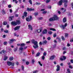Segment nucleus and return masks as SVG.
<instances>
[{
  "instance_id": "aec40b11",
  "label": "nucleus",
  "mask_w": 73,
  "mask_h": 73,
  "mask_svg": "<svg viewBox=\"0 0 73 73\" xmlns=\"http://www.w3.org/2000/svg\"><path fill=\"white\" fill-rule=\"evenodd\" d=\"M50 31H56V29H53V28H50Z\"/></svg>"
},
{
  "instance_id": "39448f33",
  "label": "nucleus",
  "mask_w": 73,
  "mask_h": 73,
  "mask_svg": "<svg viewBox=\"0 0 73 73\" xmlns=\"http://www.w3.org/2000/svg\"><path fill=\"white\" fill-rule=\"evenodd\" d=\"M11 25H17V23H16V22L15 21H13L11 22Z\"/></svg>"
},
{
  "instance_id": "72a5a7b5",
  "label": "nucleus",
  "mask_w": 73,
  "mask_h": 73,
  "mask_svg": "<svg viewBox=\"0 0 73 73\" xmlns=\"http://www.w3.org/2000/svg\"><path fill=\"white\" fill-rule=\"evenodd\" d=\"M38 64H39L40 65V66H42V64L40 62L38 61Z\"/></svg>"
},
{
  "instance_id": "6ab92c4d",
  "label": "nucleus",
  "mask_w": 73,
  "mask_h": 73,
  "mask_svg": "<svg viewBox=\"0 0 73 73\" xmlns=\"http://www.w3.org/2000/svg\"><path fill=\"white\" fill-rule=\"evenodd\" d=\"M49 20L50 21H54L53 17L50 19Z\"/></svg>"
},
{
  "instance_id": "e2e57ef3",
  "label": "nucleus",
  "mask_w": 73,
  "mask_h": 73,
  "mask_svg": "<svg viewBox=\"0 0 73 73\" xmlns=\"http://www.w3.org/2000/svg\"><path fill=\"white\" fill-rule=\"evenodd\" d=\"M29 62H26V64H27V65H28V64H29Z\"/></svg>"
},
{
  "instance_id": "de8ad7c7",
  "label": "nucleus",
  "mask_w": 73,
  "mask_h": 73,
  "mask_svg": "<svg viewBox=\"0 0 73 73\" xmlns=\"http://www.w3.org/2000/svg\"><path fill=\"white\" fill-rule=\"evenodd\" d=\"M4 32H5V33H8V31L7 30L5 31Z\"/></svg>"
},
{
  "instance_id": "ea45409f",
  "label": "nucleus",
  "mask_w": 73,
  "mask_h": 73,
  "mask_svg": "<svg viewBox=\"0 0 73 73\" xmlns=\"http://www.w3.org/2000/svg\"><path fill=\"white\" fill-rule=\"evenodd\" d=\"M31 52L32 54H34V53H35V51H34V50H31Z\"/></svg>"
},
{
  "instance_id": "a18cd8bd",
  "label": "nucleus",
  "mask_w": 73,
  "mask_h": 73,
  "mask_svg": "<svg viewBox=\"0 0 73 73\" xmlns=\"http://www.w3.org/2000/svg\"><path fill=\"white\" fill-rule=\"evenodd\" d=\"M33 47H34V48H35V49H36V48H38V46L37 47L36 46H33Z\"/></svg>"
},
{
  "instance_id": "7ed1b4c3",
  "label": "nucleus",
  "mask_w": 73,
  "mask_h": 73,
  "mask_svg": "<svg viewBox=\"0 0 73 73\" xmlns=\"http://www.w3.org/2000/svg\"><path fill=\"white\" fill-rule=\"evenodd\" d=\"M13 41H16V40L15 39H12L10 40V41L9 42V44H11L12 42H13Z\"/></svg>"
},
{
  "instance_id": "79ce46f5",
  "label": "nucleus",
  "mask_w": 73,
  "mask_h": 73,
  "mask_svg": "<svg viewBox=\"0 0 73 73\" xmlns=\"http://www.w3.org/2000/svg\"><path fill=\"white\" fill-rule=\"evenodd\" d=\"M38 19L39 20H42V17H39L38 18Z\"/></svg>"
},
{
  "instance_id": "603ef678",
  "label": "nucleus",
  "mask_w": 73,
  "mask_h": 73,
  "mask_svg": "<svg viewBox=\"0 0 73 73\" xmlns=\"http://www.w3.org/2000/svg\"><path fill=\"white\" fill-rule=\"evenodd\" d=\"M22 70H24V67L23 66H22Z\"/></svg>"
},
{
  "instance_id": "423d86ee",
  "label": "nucleus",
  "mask_w": 73,
  "mask_h": 73,
  "mask_svg": "<svg viewBox=\"0 0 73 73\" xmlns=\"http://www.w3.org/2000/svg\"><path fill=\"white\" fill-rule=\"evenodd\" d=\"M66 59V57L63 56L62 57L60 58V60L61 61H63V60H65Z\"/></svg>"
},
{
  "instance_id": "37998d69",
  "label": "nucleus",
  "mask_w": 73,
  "mask_h": 73,
  "mask_svg": "<svg viewBox=\"0 0 73 73\" xmlns=\"http://www.w3.org/2000/svg\"><path fill=\"white\" fill-rule=\"evenodd\" d=\"M35 40L34 39L32 40V43H34L35 42Z\"/></svg>"
},
{
  "instance_id": "b1692460",
  "label": "nucleus",
  "mask_w": 73,
  "mask_h": 73,
  "mask_svg": "<svg viewBox=\"0 0 73 73\" xmlns=\"http://www.w3.org/2000/svg\"><path fill=\"white\" fill-rule=\"evenodd\" d=\"M26 20L27 21H28L29 22V21H31V20H30L29 18L28 17L26 18Z\"/></svg>"
},
{
  "instance_id": "c756f323",
  "label": "nucleus",
  "mask_w": 73,
  "mask_h": 73,
  "mask_svg": "<svg viewBox=\"0 0 73 73\" xmlns=\"http://www.w3.org/2000/svg\"><path fill=\"white\" fill-rule=\"evenodd\" d=\"M7 24V23L5 21H4L3 22V25H6Z\"/></svg>"
},
{
  "instance_id": "f704fd0d",
  "label": "nucleus",
  "mask_w": 73,
  "mask_h": 73,
  "mask_svg": "<svg viewBox=\"0 0 73 73\" xmlns=\"http://www.w3.org/2000/svg\"><path fill=\"white\" fill-rule=\"evenodd\" d=\"M68 34H67V33L65 34V36L66 37H68Z\"/></svg>"
},
{
  "instance_id": "774afa93",
  "label": "nucleus",
  "mask_w": 73,
  "mask_h": 73,
  "mask_svg": "<svg viewBox=\"0 0 73 73\" xmlns=\"http://www.w3.org/2000/svg\"><path fill=\"white\" fill-rule=\"evenodd\" d=\"M71 62V63H73V60H70Z\"/></svg>"
},
{
  "instance_id": "a19ab883",
  "label": "nucleus",
  "mask_w": 73,
  "mask_h": 73,
  "mask_svg": "<svg viewBox=\"0 0 73 73\" xmlns=\"http://www.w3.org/2000/svg\"><path fill=\"white\" fill-rule=\"evenodd\" d=\"M43 56H46V52H44L43 53Z\"/></svg>"
},
{
  "instance_id": "49530a36",
  "label": "nucleus",
  "mask_w": 73,
  "mask_h": 73,
  "mask_svg": "<svg viewBox=\"0 0 73 73\" xmlns=\"http://www.w3.org/2000/svg\"><path fill=\"white\" fill-rule=\"evenodd\" d=\"M61 38L63 40H65V38L63 36H62Z\"/></svg>"
},
{
  "instance_id": "c85d7f7f",
  "label": "nucleus",
  "mask_w": 73,
  "mask_h": 73,
  "mask_svg": "<svg viewBox=\"0 0 73 73\" xmlns=\"http://www.w3.org/2000/svg\"><path fill=\"white\" fill-rule=\"evenodd\" d=\"M40 54V52H38L36 54V57H38V56H39V55Z\"/></svg>"
},
{
  "instance_id": "bb28decb",
  "label": "nucleus",
  "mask_w": 73,
  "mask_h": 73,
  "mask_svg": "<svg viewBox=\"0 0 73 73\" xmlns=\"http://www.w3.org/2000/svg\"><path fill=\"white\" fill-rule=\"evenodd\" d=\"M7 59H8V57L7 56L5 57L4 59V61H6V60H7Z\"/></svg>"
},
{
  "instance_id": "c03bdc74",
  "label": "nucleus",
  "mask_w": 73,
  "mask_h": 73,
  "mask_svg": "<svg viewBox=\"0 0 73 73\" xmlns=\"http://www.w3.org/2000/svg\"><path fill=\"white\" fill-rule=\"evenodd\" d=\"M69 68H70V69H72V68H73V67L71 65L69 66Z\"/></svg>"
},
{
  "instance_id": "f3484780",
  "label": "nucleus",
  "mask_w": 73,
  "mask_h": 73,
  "mask_svg": "<svg viewBox=\"0 0 73 73\" xmlns=\"http://www.w3.org/2000/svg\"><path fill=\"white\" fill-rule=\"evenodd\" d=\"M63 21L64 23H65L66 21V18L65 17H64L63 18Z\"/></svg>"
},
{
  "instance_id": "ddd939ff",
  "label": "nucleus",
  "mask_w": 73,
  "mask_h": 73,
  "mask_svg": "<svg viewBox=\"0 0 73 73\" xmlns=\"http://www.w3.org/2000/svg\"><path fill=\"white\" fill-rule=\"evenodd\" d=\"M14 17V16H11L9 17V21H11V20H12V18H13Z\"/></svg>"
},
{
  "instance_id": "2eb2a0df",
  "label": "nucleus",
  "mask_w": 73,
  "mask_h": 73,
  "mask_svg": "<svg viewBox=\"0 0 73 73\" xmlns=\"http://www.w3.org/2000/svg\"><path fill=\"white\" fill-rule=\"evenodd\" d=\"M7 64L9 66H10L11 65V64H12V62L10 61H7Z\"/></svg>"
},
{
  "instance_id": "f257e3e1",
  "label": "nucleus",
  "mask_w": 73,
  "mask_h": 73,
  "mask_svg": "<svg viewBox=\"0 0 73 73\" xmlns=\"http://www.w3.org/2000/svg\"><path fill=\"white\" fill-rule=\"evenodd\" d=\"M52 18H53V19H54V21L55 20H58V18L56 15H54Z\"/></svg>"
},
{
  "instance_id": "9b49d317",
  "label": "nucleus",
  "mask_w": 73,
  "mask_h": 73,
  "mask_svg": "<svg viewBox=\"0 0 73 73\" xmlns=\"http://www.w3.org/2000/svg\"><path fill=\"white\" fill-rule=\"evenodd\" d=\"M47 32V30L46 29H45L42 32V33L43 34H46Z\"/></svg>"
},
{
  "instance_id": "3c124183",
  "label": "nucleus",
  "mask_w": 73,
  "mask_h": 73,
  "mask_svg": "<svg viewBox=\"0 0 73 73\" xmlns=\"http://www.w3.org/2000/svg\"><path fill=\"white\" fill-rule=\"evenodd\" d=\"M47 12L46 11H43V14H45V13H46Z\"/></svg>"
},
{
  "instance_id": "bf43d9fd",
  "label": "nucleus",
  "mask_w": 73,
  "mask_h": 73,
  "mask_svg": "<svg viewBox=\"0 0 73 73\" xmlns=\"http://www.w3.org/2000/svg\"><path fill=\"white\" fill-rule=\"evenodd\" d=\"M34 15L35 16H37V15H38V13H35L34 14Z\"/></svg>"
},
{
  "instance_id": "393cba45",
  "label": "nucleus",
  "mask_w": 73,
  "mask_h": 73,
  "mask_svg": "<svg viewBox=\"0 0 73 73\" xmlns=\"http://www.w3.org/2000/svg\"><path fill=\"white\" fill-rule=\"evenodd\" d=\"M41 31H42V29H39L37 30V32L38 33H40L41 32Z\"/></svg>"
},
{
  "instance_id": "69168bd1",
  "label": "nucleus",
  "mask_w": 73,
  "mask_h": 73,
  "mask_svg": "<svg viewBox=\"0 0 73 73\" xmlns=\"http://www.w3.org/2000/svg\"><path fill=\"white\" fill-rule=\"evenodd\" d=\"M14 64L15 63H11V65L12 66H14Z\"/></svg>"
},
{
  "instance_id": "13d9d810",
  "label": "nucleus",
  "mask_w": 73,
  "mask_h": 73,
  "mask_svg": "<svg viewBox=\"0 0 73 73\" xmlns=\"http://www.w3.org/2000/svg\"><path fill=\"white\" fill-rule=\"evenodd\" d=\"M48 9H51V6H48Z\"/></svg>"
},
{
  "instance_id": "6e6552de",
  "label": "nucleus",
  "mask_w": 73,
  "mask_h": 73,
  "mask_svg": "<svg viewBox=\"0 0 73 73\" xmlns=\"http://www.w3.org/2000/svg\"><path fill=\"white\" fill-rule=\"evenodd\" d=\"M63 2L64 3V1L62 0H60L59 1L58 3V4L59 5H62V3Z\"/></svg>"
},
{
  "instance_id": "c9c22d12",
  "label": "nucleus",
  "mask_w": 73,
  "mask_h": 73,
  "mask_svg": "<svg viewBox=\"0 0 73 73\" xmlns=\"http://www.w3.org/2000/svg\"><path fill=\"white\" fill-rule=\"evenodd\" d=\"M42 60H44V59H45V56H43L42 57Z\"/></svg>"
},
{
  "instance_id": "4d7b16f0",
  "label": "nucleus",
  "mask_w": 73,
  "mask_h": 73,
  "mask_svg": "<svg viewBox=\"0 0 73 73\" xmlns=\"http://www.w3.org/2000/svg\"><path fill=\"white\" fill-rule=\"evenodd\" d=\"M56 34H54L53 36H54V37H56Z\"/></svg>"
},
{
  "instance_id": "0eeeda50",
  "label": "nucleus",
  "mask_w": 73,
  "mask_h": 73,
  "mask_svg": "<svg viewBox=\"0 0 73 73\" xmlns=\"http://www.w3.org/2000/svg\"><path fill=\"white\" fill-rule=\"evenodd\" d=\"M63 3H64V7H67V4H66V3H67L68 1L67 0H63Z\"/></svg>"
},
{
  "instance_id": "58836bf2",
  "label": "nucleus",
  "mask_w": 73,
  "mask_h": 73,
  "mask_svg": "<svg viewBox=\"0 0 73 73\" xmlns=\"http://www.w3.org/2000/svg\"><path fill=\"white\" fill-rule=\"evenodd\" d=\"M29 3H30V4H32V1L29 0Z\"/></svg>"
},
{
  "instance_id": "864d4df0",
  "label": "nucleus",
  "mask_w": 73,
  "mask_h": 73,
  "mask_svg": "<svg viewBox=\"0 0 73 73\" xmlns=\"http://www.w3.org/2000/svg\"><path fill=\"white\" fill-rule=\"evenodd\" d=\"M50 2V0H47L46 1V3H48Z\"/></svg>"
},
{
  "instance_id": "680f3d73",
  "label": "nucleus",
  "mask_w": 73,
  "mask_h": 73,
  "mask_svg": "<svg viewBox=\"0 0 73 73\" xmlns=\"http://www.w3.org/2000/svg\"><path fill=\"white\" fill-rule=\"evenodd\" d=\"M70 42H73V38L71 39Z\"/></svg>"
},
{
  "instance_id": "338daca9",
  "label": "nucleus",
  "mask_w": 73,
  "mask_h": 73,
  "mask_svg": "<svg viewBox=\"0 0 73 73\" xmlns=\"http://www.w3.org/2000/svg\"><path fill=\"white\" fill-rule=\"evenodd\" d=\"M70 46V44H69V43L67 44V46Z\"/></svg>"
},
{
  "instance_id": "cd10ccee",
  "label": "nucleus",
  "mask_w": 73,
  "mask_h": 73,
  "mask_svg": "<svg viewBox=\"0 0 73 73\" xmlns=\"http://www.w3.org/2000/svg\"><path fill=\"white\" fill-rule=\"evenodd\" d=\"M67 70L68 73H70V70H69L68 68L67 69Z\"/></svg>"
},
{
  "instance_id": "1a4fd4ad",
  "label": "nucleus",
  "mask_w": 73,
  "mask_h": 73,
  "mask_svg": "<svg viewBox=\"0 0 73 73\" xmlns=\"http://www.w3.org/2000/svg\"><path fill=\"white\" fill-rule=\"evenodd\" d=\"M55 57L56 56L55 55H52L50 57V60H53V59H54Z\"/></svg>"
},
{
  "instance_id": "5701e85b",
  "label": "nucleus",
  "mask_w": 73,
  "mask_h": 73,
  "mask_svg": "<svg viewBox=\"0 0 73 73\" xmlns=\"http://www.w3.org/2000/svg\"><path fill=\"white\" fill-rule=\"evenodd\" d=\"M24 16L25 17H27V13L25 12L24 13Z\"/></svg>"
},
{
  "instance_id": "052dcab7",
  "label": "nucleus",
  "mask_w": 73,
  "mask_h": 73,
  "mask_svg": "<svg viewBox=\"0 0 73 73\" xmlns=\"http://www.w3.org/2000/svg\"><path fill=\"white\" fill-rule=\"evenodd\" d=\"M34 62H35V60H34V59H33L32 60V62L33 64H34Z\"/></svg>"
},
{
  "instance_id": "4468645a",
  "label": "nucleus",
  "mask_w": 73,
  "mask_h": 73,
  "mask_svg": "<svg viewBox=\"0 0 73 73\" xmlns=\"http://www.w3.org/2000/svg\"><path fill=\"white\" fill-rule=\"evenodd\" d=\"M57 69H56V71H59L60 70V67L59 66V65H58L57 66Z\"/></svg>"
},
{
  "instance_id": "09e8293b",
  "label": "nucleus",
  "mask_w": 73,
  "mask_h": 73,
  "mask_svg": "<svg viewBox=\"0 0 73 73\" xmlns=\"http://www.w3.org/2000/svg\"><path fill=\"white\" fill-rule=\"evenodd\" d=\"M36 5H40V3H39L38 2H36Z\"/></svg>"
},
{
  "instance_id": "4be33fe9",
  "label": "nucleus",
  "mask_w": 73,
  "mask_h": 73,
  "mask_svg": "<svg viewBox=\"0 0 73 73\" xmlns=\"http://www.w3.org/2000/svg\"><path fill=\"white\" fill-rule=\"evenodd\" d=\"M12 2H13L14 3H15V4H17L18 2H17V0H13L12 1Z\"/></svg>"
},
{
  "instance_id": "a878e982",
  "label": "nucleus",
  "mask_w": 73,
  "mask_h": 73,
  "mask_svg": "<svg viewBox=\"0 0 73 73\" xmlns=\"http://www.w3.org/2000/svg\"><path fill=\"white\" fill-rule=\"evenodd\" d=\"M2 13H3V15H5L6 13L5 11L4 10H3L2 11Z\"/></svg>"
},
{
  "instance_id": "f8f14e48",
  "label": "nucleus",
  "mask_w": 73,
  "mask_h": 73,
  "mask_svg": "<svg viewBox=\"0 0 73 73\" xmlns=\"http://www.w3.org/2000/svg\"><path fill=\"white\" fill-rule=\"evenodd\" d=\"M27 9L28 11H34V9H29V8H27Z\"/></svg>"
},
{
  "instance_id": "473e14b6",
  "label": "nucleus",
  "mask_w": 73,
  "mask_h": 73,
  "mask_svg": "<svg viewBox=\"0 0 73 73\" xmlns=\"http://www.w3.org/2000/svg\"><path fill=\"white\" fill-rule=\"evenodd\" d=\"M2 53H5V51H4V50H2L1 52H0V54H1Z\"/></svg>"
},
{
  "instance_id": "a211bd4d",
  "label": "nucleus",
  "mask_w": 73,
  "mask_h": 73,
  "mask_svg": "<svg viewBox=\"0 0 73 73\" xmlns=\"http://www.w3.org/2000/svg\"><path fill=\"white\" fill-rule=\"evenodd\" d=\"M16 23L17 25V24H20V21L19 20H17Z\"/></svg>"
},
{
  "instance_id": "8fccbe9b",
  "label": "nucleus",
  "mask_w": 73,
  "mask_h": 73,
  "mask_svg": "<svg viewBox=\"0 0 73 73\" xmlns=\"http://www.w3.org/2000/svg\"><path fill=\"white\" fill-rule=\"evenodd\" d=\"M47 39L48 40H50L51 39L50 37H48L47 38Z\"/></svg>"
},
{
  "instance_id": "0e129e2a",
  "label": "nucleus",
  "mask_w": 73,
  "mask_h": 73,
  "mask_svg": "<svg viewBox=\"0 0 73 73\" xmlns=\"http://www.w3.org/2000/svg\"><path fill=\"white\" fill-rule=\"evenodd\" d=\"M71 5L72 8L73 9V3H72Z\"/></svg>"
},
{
  "instance_id": "e433bc0d",
  "label": "nucleus",
  "mask_w": 73,
  "mask_h": 73,
  "mask_svg": "<svg viewBox=\"0 0 73 73\" xmlns=\"http://www.w3.org/2000/svg\"><path fill=\"white\" fill-rule=\"evenodd\" d=\"M43 42L44 44H46V43H47V41L45 40L43 41Z\"/></svg>"
},
{
  "instance_id": "20e7f679",
  "label": "nucleus",
  "mask_w": 73,
  "mask_h": 73,
  "mask_svg": "<svg viewBox=\"0 0 73 73\" xmlns=\"http://www.w3.org/2000/svg\"><path fill=\"white\" fill-rule=\"evenodd\" d=\"M29 29H30L31 31H32L33 30V28L31 25H28Z\"/></svg>"
},
{
  "instance_id": "6e6d98bb",
  "label": "nucleus",
  "mask_w": 73,
  "mask_h": 73,
  "mask_svg": "<svg viewBox=\"0 0 73 73\" xmlns=\"http://www.w3.org/2000/svg\"><path fill=\"white\" fill-rule=\"evenodd\" d=\"M37 70H35V71H34L33 72V73H37Z\"/></svg>"
},
{
  "instance_id": "4c0bfd02",
  "label": "nucleus",
  "mask_w": 73,
  "mask_h": 73,
  "mask_svg": "<svg viewBox=\"0 0 73 73\" xmlns=\"http://www.w3.org/2000/svg\"><path fill=\"white\" fill-rule=\"evenodd\" d=\"M11 5H8V7L9 8H11Z\"/></svg>"
},
{
  "instance_id": "f03ea898",
  "label": "nucleus",
  "mask_w": 73,
  "mask_h": 73,
  "mask_svg": "<svg viewBox=\"0 0 73 73\" xmlns=\"http://www.w3.org/2000/svg\"><path fill=\"white\" fill-rule=\"evenodd\" d=\"M67 26V23H65L64 25H60V27L61 28H62L63 29H65V27H66Z\"/></svg>"
},
{
  "instance_id": "dca6fc26",
  "label": "nucleus",
  "mask_w": 73,
  "mask_h": 73,
  "mask_svg": "<svg viewBox=\"0 0 73 73\" xmlns=\"http://www.w3.org/2000/svg\"><path fill=\"white\" fill-rule=\"evenodd\" d=\"M34 43V45L36 46V47H37L38 46V44H37V42L36 41H35V42Z\"/></svg>"
},
{
  "instance_id": "9d476101",
  "label": "nucleus",
  "mask_w": 73,
  "mask_h": 73,
  "mask_svg": "<svg viewBox=\"0 0 73 73\" xmlns=\"http://www.w3.org/2000/svg\"><path fill=\"white\" fill-rule=\"evenodd\" d=\"M20 27L19 26H17L15 27L14 29L15 31H17V30H18V29H20Z\"/></svg>"
},
{
  "instance_id": "7c9ffc66",
  "label": "nucleus",
  "mask_w": 73,
  "mask_h": 73,
  "mask_svg": "<svg viewBox=\"0 0 73 73\" xmlns=\"http://www.w3.org/2000/svg\"><path fill=\"white\" fill-rule=\"evenodd\" d=\"M24 45H25V44H24V43H22L20 45L21 46H24Z\"/></svg>"
},
{
  "instance_id": "2f4dec72",
  "label": "nucleus",
  "mask_w": 73,
  "mask_h": 73,
  "mask_svg": "<svg viewBox=\"0 0 73 73\" xmlns=\"http://www.w3.org/2000/svg\"><path fill=\"white\" fill-rule=\"evenodd\" d=\"M48 33L49 35H52V32L51 31H49L48 32Z\"/></svg>"
},
{
  "instance_id": "5fc2aeb1",
  "label": "nucleus",
  "mask_w": 73,
  "mask_h": 73,
  "mask_svg": "<svg viewBox=\"0 0 73 73\" xmlns=\"http://www.w3.org/2000/svg\"><path fill=\"white\" fill-rule=\"evenodd\" d=\"M23 49V47H21L19 48V50H22Z\"/></svg>"
},
{
  "instance_id": "412c9836",
  "label": "nucleus",
  "mask_w": 73,
  "mask_h": 73,
  "mask_svg": "<svg viewBox=\"0 0 73 73\" xmlns=\"http://www.w3.org/2000/svg\"><path fill=\"white\" fill-rule=\"evenodd\" d=\"M9 60L10 61H12L13 60V58L12 57H10L9 58Z\"/></svg>"
}]
</instances>
